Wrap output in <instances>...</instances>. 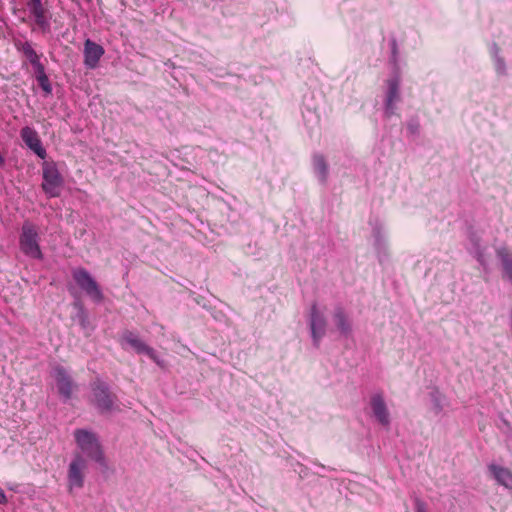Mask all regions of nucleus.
Wrapping results in <instances>:
<instances>
[{
	"instance_id": "11",
	"label": "nucleus",
	"mask_w": 512,
	"mask_h": 512,
	"mask_svg": "<svg viewBox=\"0 0 512 512\" xmlns=\"http://www.w3.org/2000/svg\"><path fill=\"white\" fill-rule=\"evenodd\" d=\"M370 407L375 420L383 427H389L391 423L390 413L381 392L374 393L370 398Z\"/></svg>"
},
{
	"instance_id": "12",
	"label": "nucleus",
	"mask_w": 512,
	"mask_h": 512,
	"mask_svg": "<svg viewBox=\"0 0 512 512\" xmlns=\"http://www.w3.org/2000/svg\"><path fill=\"white\" fill-rule=\"evenodd\" d=\"M387 90L384 104V114L387 118H390L395 114L396 102L400 100V79L396 75L389 78L386 82Z\"/></svg>"
},
{
	"instance_id": "6",
	"label": "nucleus",
	"mask_w": 512,
	"mask_h": 512,
	"mask_svg": "<svg viewBox=\"0 0 512 512\" xmlns=\"http://www.w3.org/2000/svg\"><path fill=\"white\" fill-rule=\"evenodd\" d=\"M86 468V459L81 453H76L67 470V487L69 492H72L74 489H81L84 487Z\"/></svg>"
},
{
	"instance_id": "29",
	"label": "nucleus",
	"mask_w": 512,
	"mask_h": 512,
	"mask_svg": "<svg viewBox=\"0 0 512 512\" xmlns=\"http://www.w3.org/2000/svg\"><path fill=\"white\" fill-rule=\"evenodd\" d=\"M391 52H392V61L396 63L397 61V42L395 39H392L390 42Z\"/></svg>"
},
{
	"instance_id": "22",
	"label": "nucleus",
	"mask_w": 512,
	"mask_h": 512,
	"mask_svg": "<svg viewBox=\"0 0 512 512\" xmlns=\"http://www.w3.org/2000/svg\"><path fill=\"white\" fill-rule=\"evenodd\" d=\"M74 307L77 309L76 318L83 329L89 325L88 313L80 301L74 302Z\"/></svg>"
},
{
	"instance_id": "10",
	"label": "nucleus",
	"mask_w": 512,
	"mask_h": 512,
	"mask_svg": "<svg viewBox=\"0 0 512 512\" xmlns=\"http://www.w3.org/2000/svg\"><path fill=\"white\" fill-rule=\"evenodd\" d=\"M372 236L374 239V249L379 262L382 264L389 258V247L387 237L384 232L382 223L378 220H371Z\"/></svg>"
},
{
	"instance_id": "4",
	"label": "nucleus",
	"mask_w": 512,
	"mask_h": 512,
	"mask_svg": "<svg viewBox=\"0 0 512 512\" xmlns=\"http://www.w3.org/2000/svg\"><path fill=\"white\" fill-rule=\"evenodd\" d=\"M72 277L79 288L89 296L95 303H101L104 300V294L92 275L82 267L72 270Z\"/></svg>"
},
{
	"instance_id": "18",
	"label": "nucleus",
	"mask_w": 512,
	"mask_h": 512,
	"mask_svg": "<svg viewBox=\"0 0 512 512\" xmlns=\"http://www.w3.org/2000/svg\"><path fill=\"white\" fill-rule=\"evenodd\" d=\"M14 46L18 52H21L25 56L31 66L41 61V54L36 52L30 41L15 40Z\"/></svg>"
},
{
	"instance_id": "1",
	"label": "nucleus",
	"mask_w": 512,
	"mask_h": 512,
	"mask_svg": "<svg viewBox=\"0 0 512 512\" xmlns=\"http://www.w3.org/2000/svg\"><path fill=\"white\" fill-rule=\"evenodd\" d=\"M77 447L99 466L107 468V461L98 436L87 429H76L73 433Z\"/></svg>"
},
{
	"instance_id": "20",
	"label": "nucleus",
	"mask_w": 512,
	"mask_h": 512,
	"mask_svg": "<svg viewBox=\"0 0 512 512\" xmlns=\"http://www.w3.org/2000/svg\"><path fill=\"white\" fill-rule=\"evenodd\" d=\"M313 168L321 183H325L328 178V165L325 157L322 154L316 153L313 155Z\"/></svg>"
},
{
	"instance_id": "25",
	"label": "nucleus",
	"mask_w": 512,
	"mask_h": 512,
	"mask_svg": "<svg viewBox=\"0 0 512 512\" xmlns=\"http://www.w3.org/2000/svg\"><path fill=\"white\" fill-rule=\"evenodd\" d=\"M36 81L38 82L41 89L45 92V94L49 95L52 93V85L47 75L37 77Z\"/></svg>"
},
{
	"instance_id": "8",
	"label": "nucleus",
	"mask_w": 512,
	"mask_h": 512,
	"mask_svg": "<svg viewBox=\"0 0 512 512\" xmlns=\"http://www.w3.org/2000/svg\"><path fill=\"white\" fill-rule=\"evenodd\" d=\"M327 320L323 312L319 310L317 303H313L309 314V328L312 342L315 348L320 347V342L326 334Z\"/></svg>"
},
{
	"instance_id": "5",
	"label": "nucleus",
	"mask_w": 512,
	"mask_h": 512,
	"mask_svg": "<svg viewBox=\"0 0 512 512\" xmlns=\"http://www.w3.org/2000/svg\"><path fill=\"white\" fill-rule=\"evenodd\" d=\"M91 390L94 405L101 413H109L114 410L117 397L111 393L110 386L106 382L97 379L91 384Z\"/></svg>"
},
{
	"instance_id": "9",
	"label": "nucleus",
	"mask_w": 512,
	"mask_h": 512,
	"mask_svg": "<svg viewBox=\"0 0 512 512\" xmlns=\"http://www.w3.org/2000/svg\"><path fill=\"white\" fill-rule=\"evenodd\" d=\"M124 344L132 347L137 354H146L157 365H163V360L160 359L157 352L152 347L148 346L144 341H142L134 332L126 330L122 334L121 345L124 347Z\"/></svg>"
},
{
	"instance_id": "3",
	"label": "nucleus",
	"mask_w": 512,
	"mask_h": 512,
	"mask_svg": "<svg viewBox=\"0 0 512 512\" xmlns=\"http://www.w3.org/2000/svg\"><path fill=\"white\" fill-rule=\"evenodd\" d=\"M42 189L51 198L60 196L64 180L54 161H45L42 165Z\"/></svg>"
},
{
	"instance_id": "28",
	"label": "nucleus",
	"mask_w": 512,
	"mask_h": 512,
	"mask_svg": "<svg viewBox=\"0 0 512 512\" xmlns=\"http://www.w3.org/2000/svg\"><path fill=\"white\" fill-rule=\"evenodd\" d=\"M469 240H470V242L472 244L473 250H476V245L480 244V239H479V237L476 235V233L474 231H471L469 233Z\"/></svg>"
},
{
	"instance_id": "15",
	"label": "nucleus",
	"mask_w": 512,
	"mask_h": 512,
	"mask_svg": "<svg viewBox=\"0 0 512 512\" xmlns=\"http://www.w3.org/2000/svg\"><path fill=\"white\" fill-rule=\"evenodd\" d=\"M104 53V48L101 45L87 39L84 43L83 51L84 65L89 69H95Z\"/></svg>"
},
{
	"instance_id": "13",
	"label": "nucleus",
	"mask_w": 512,
	"mask_h": 512,
	"mask_svg": "<svg viewBox=\"0 0 512 512\" xmlns=\"http://www.w3.org/2000/svg\"><path fill=\"white\" fill-rule=\"evenodd\" d=\"M52 374L56 380L60 396L65 402L68 401L72 396L74 386L70 375L68 374L66 369L60 365L54 367Z\"/></svg>"
},
{
	"instance_id": "17",
	"label": "nucleus",
	"mask_w": 512,
	"mask_h": 512,
	"mask_svg": "<svg viewBox=\"0 0 512 512\" xmlns=\"http://www.w3.org/2000/svg\"><path fill=\"white\" fill-rule=\"evenodd\" d=\"M333 321L344 337H349L352 333V324L342 306H337L333 312Z\"/></svg>"
},
{
	"instance_id": "19",
	"label": "nucleus",
	"mask_w": 512,
	"mask_h": 512,
	"mask_svg": "<svg viewBox=\"0 0 512 512\" xmlns=\"http://www.w3.org/2000/svg\"><path fill=\"white\" fill-rule=\"evenodd\" d=\"M496 254L501 261L503 276L512 283V254L506 248H499Z\"/></svg>"
},
{
	"instance_id": "14",
	"label": "nucleus",
	"mask_w": 512,
	"mask_h": 512,
	"mask_svg": "<svg viewBox=\"0 0 512 512\" xmlns=\"http://www.w3.org/2000/svg\"><path fill=\"white\" fill-rule=\"evenodd\" d=\"M22 141L26 146L31 149L39 158L45 159L47 156L46 150L37 132L31 127H23L20 131Z\"/></svg>"
},
{
	"instance_id": "27",
	"label": "nucleus",
	"mask_w": 512,
	"mask_h": 512,
	"mask_svg": "<svg viewBox=\"0 0 512 512\" xmlns=\"http://www.w3.org/2000/svg\"><path fill=\"white\" fill-rule=\"evenodd\" d=\"M415 512H428L426 503L420 498H416L415 501Z\"/></svg>"
},
{
	"instance_id": "31",
	"label": "nucleus",
	"mask_w": 512,
	"mask_h": 512,
	"mask_svg": "<svg viewBox=\"0 0 512 512\" xmlns=\"http://www.w3.org/2000/svg\"><path fill=\"white\" fill-rule=\"evenodd\" d=\"M7 503V496L3 489L0 487V504H6Z\"/></svg>"
},
{
	"instance_id": "30",
	"label": "nucleus",
	"mask_w": 512,
	"mask_h": 512,
	"mask_svg": "<svg viewBox=\"0 0 512 512\" xmlns=\"http://www.w3.org/2000/svg\"><path fill=\"white\" fill-rule=\"evenodd\" d=\"M408 129L412 134H416L419 130V124L417 122H411L408 125Z\"/></svg>"
},
{
	"instance_id": "2",
	"label": "nucleus",
	"mask_w": 512,
	"mask_h": 512,
	"mask_svg": "<svg viewBox=\"0 0 512 512\" xmlns=\"http://www.w3.org/2000/svg\"><path fill=\"white\" fill-rule=\"evenodd\" d=\"M20 251L27 257L36 260H43L44 255L40 247V235L36 224L25 221L22 224L19 235Z\"/></svg>"
},
{
	"instance_id": "7",
	"label": "nucleus",
	"mask_w": 512,
	"mask_h": 512,
	"mask_svg": "<svg viewBox=\"0 0 512 512\" xmlns=\"http://www.w3.org/2000/svg\"><path fill=\"white\" fill-rule=\"evenodd\" d=\"M29 16L34 20L38 28L46 33L51 27L52 15L42 0H26Z\"/></svg>"
},
{
	"instance_id": "26",
	"label": "nucleus",
	"mask_w": 512,
	"mask_h": 512,
	"mask_svg": "<svg viewBox=\"0 0 512 512\" xmlns=\"http://www.w3.org/2000/svg\"><path fill=\"white\" fill-rule=\"evenodd\" d=\"M32 67H33V70H34L35 79L37 77H41V76L47 75L46 71H45V66H44V64L41 61L38 62L37 64L33 65Z\"/></svg>"
},
{
	"instance_id": "16",
	"label": "nucleus",
	"mask_w": 512,
	"mask_h": 512,
	"mask_svg": "<svg viewBox=\"0 0 512 512\" xmlns=\"http://www.w3.org/2000/svg\"><path fill=\"white\" fill-rule=\"evenodd\" d=\"M487 470L490 477L493 478L499 486L512 490V471L510 469L496 463H490L487 465Z\"/></svg>"
},
{
	"instance_id": "21",
	"label": "nucleus",
	"mask_w": 512,
	"mask_h": 512,
	"mask_svg": "<svg viewBox=\"0 0 512 512\" xmlns=\"http://www.w3.org/2000/svg\"><path fill=\"white\" fill-rule=\"evenodd\" d=\"M430 400L432 404V410L435 413V415H439L440 413H442L445 402L444 395L438 389H433L430 392Z\"/></svg>"
},
{
	"instance_id": "24",
	"label": "nucleus",
	"mask_w": 512,
	"mask_h": 512,
	"mask_svg": "<svg viewBox=\"0 0 512 512\" xmlns=\"http://www.w3.org/2000/svg\"><path fill=\"white\" fill-rule=\"evenodd\" d=\"M472 254L483 268L487 267L484 248L481 246V244L476 245V250H472Z\"/></svg>"
},
{
	"instance_id": "23",
	"label": "nucleus",
	"mask_w": 512,
	"mask_h": 512,
	"mask_svg": "<svg viewBox=\"0 0 512 512\" xmlns=\"http://www.w3.org/2000/svg\"><path fill=\"white\" fill-rule=\"evenodd\" d=\"M491 50L494 55L495 69H496L497 73L501 74V75L505 74L506 65H505L504 59L499 56V48L495 43H493Z\"/></svg>"
}]
</instances>
